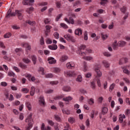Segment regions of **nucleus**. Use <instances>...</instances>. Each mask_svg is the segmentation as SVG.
Segmentation results:
<instances>
[{"instance_id":"nucleus-29","label":"nucleus","mask_w":130,"mask_h":130,"mask_svg":"<svg viewBox=\"0 0 130 130\" xmlns=\"http://www.w3.org/2000/svg\"><path fill=\"white\" fill-rule=\"evenodd\" d=\"M32 61L34 62V64H36V61L37 60V58L35 55H32L31 57Z\"/></svg>"},{"instance_id":"nucleus-59","label":"nucleus","mask_w":130,"mask_h":130,"mask_svg":"<svg viewBox=\"0 0 130 130\" xmlns=\"http://www.w3.org/2000/svg\"><path fill=\"white\" fill-rule=\"evenodd\" d=\"M62 16V14L58 15L56 18V21H58V20H59V19H60L61 17Z\"/></svg>"},{"instance_id":"nucleus-53","label":"nucleus","mask_w":130,"mask_h":130,"mask_svg":"<svg viewBox=\"0 0 130 130\" xmlns=\"http://www.w3.org/2000/svg\"><path fill=\"white\" fill-rule=\"evenodd\" d=\"M40 42L41 45H44V38H43V37H41Z\"/></svg>"},{"instance_id":"nucleus-57","label":"nucleus","mask_w":130,"mask_h":130,"mask_svg":"<svg viewBox=\"0 0 130 130\" xmlns=\"http://www.w3.org/2000/svg\"><path fill=\"white\" fill-rule=\"evenodd\" d=\"M48 123H49L50 125H51L52 126H53V125H54V122H53L52 120H48Z\"/></svg>"},{"instance_id":"nucleus-30","label":"nucleus","mask_w":130,"mask_h":130,"mask_svg":"<svg viewBox=\"0 0 130 130\" xmlns=\"http://www.w3.org/2000/svg\"><path fill=\"white\" fill-rule=\"evenodd\" d=\"M62 90L65 92H69V91H71V87L69 86H64L62 88Z\"/></svg>"},{"instance_id":"nucleus-64","label":"nucleus","mask_w":130,"mask_h":130,"mask_svg":"<svg viewBox=\"0 0 130 130\" xmlns=\"http://www.w3.org/2000/svg\"><path fill=\"white\" fill-rule=\"evenodd\" d=\"M92 74L91 73H88L86 74H85L86 78H90Z\"/></svg>"},{"instance_id":"nucleus-48","label":"nucleus","mask_w":130,"mask_h":130,"mask_svg":"<svg viewBox=\"0 0 130 130\" xmlns=\"http://www.w3.org/2000/svg\"><path fill=\"white\" fill-rule=\"evenodd\" d=\"M84 40H88V34L87 33V31L84 32Z\"/></svg>"},{"instance_id":"nucleus-27","label":"nucleus","mask_w":130,"mask_h":130,"mask_svg":"<svg viewBox=\"0 0 130 130\" xmlns=\"http://www.w3.org/2000/svg\"><path fill=\"white\" fill-rule=\"evenodd\" d=\"M26 23L31 26H35L36 22L35 21L28 20Z\"/></svg>"},{"instance_id":"nucleus-51","label":"nucleus","mask_w":130,"mask_h":130,"mask_svg":"<svg viewBox=\"0 0 130 130\" xmlns=\"http://www.w3.org/2000/svg\"><path fill=\"white\" fill-rule=\"evenodd\" d=\"M50 85H52V86H53V85H57L58 84V81H51L50 82Z\"/></svg>"},{"instance_id":"nucleus-1","label":"nucleus","mask_w":130,"mask_h":130,"mask_svg":"<svg viewBox=\"0 0 130 130\" xmlns=\"http://www.w3.org/2000/svg\"><path fill=\"white\" fill-rule=\"evenodd\" d=\"M25 122H28V126L26 127V130H29L33 126V119H32V114H30L25 119Z\"/></svg>"},{"instance_id":"nucleus-46","label":"nucleus","mask_w":130,"mask_h":130,"mask_svg":"<svg viewBox=\"0 0 130 130\" xmlns=\"http://www.w3.org/2000/svg\"><path fill=\"white\" fill-rule=\"evenodd\" d=\"M45 78H53V74L51 73L47 74L45 76Z\"/></svg>"},{"instance_id":"nucleus-14","label":"nucleus","mask_w":130,"mask_h":130,"mask_svg":"<svg viewBox=\"0 0 130 130\" xmlns=\"http://www.w3.org/2000/svg\"><path fill=\"white\" fill-rule=\"evenodd\" d=\"M125 118V115L124 114L119 115V121L120 123H122L123 119Z\"/></svg>"},{"instance_id":"nucleus-36","label":"nucleus","mask_w":130,"mask_h":130,"mask_svg":"<svg viewBox=\"0 0 130 130\" xmlns=\"http://www.w3.org/2000/svg\"><path fill=\"white\" fill-rule=\"evenodd\" d=\"M75 120H76L75 119V118L73 117H70L68 119L69 122H70V123H75Z\"/></svg>"},{"instance_id":"nucleus-3","label":"nucleus","mask_w":130,"mask_h":130,"mask_svg":"<svg viewBox=\"0 0 130 130\" xmlns=\"http://www.w3.org/2000/svg\"><path fill=\"white\" fill-rule=\"evenodd\" d=\"M64 75L66 77H74L76 76V73L73 71H66L64 72Z\"/></svg>"},{"instance_id":"nucleus-50","label":"nucleus","mask_w":130,"mask_h":130,"mask_svg":"<svg viewBox=\"0 0 130 130\" xmlns=\"http://www.w3.org/2000/svg\"><path fill=\"white\" fill-rule=\"evenodd\" d=\"M8 75L9 76V77H15V73L12 71L8 72Z\"/></svg>"},{"instance_id":"nucleus-52","label":"nucleus","mask_w":130,"mask_h":130,"mask_svg":"<svg viewBox=\"0 0 130 130\" xmlns=\"http://www.w3.org/2000/svg\"><path fill=\"white\" fill-rule=\"evenodd\" d=\"M101 5L104 6V5H106V3L108 2V0H101Z\"/></svg>"},{"instance_id":"nucleus-55","label":"nucleus","mask_w":130,"mask_h":130,"mask_svg":"<svg viewBox=\"0 0 130 130\" xmlns=\"http://www.w3.org/2000/svg\"><path fill=\"white\" fill-rule=\"evenodd\" d=\"M54 73H59V72H60V69L59 68H54Z\"/></svg>"},{"instance_id":"nucleus-16","label":"nucleus","mask_w":130,"mask_h":130,"mask_svg":"<svg viewBox=\"0 0 130 130\" xmlns=\"http://www.w3.org/2000/svg\"><path fill=\"white\" fill-rule=\"evenodd\" d=\"M35 94V87L32 86L30 89V96H34Z\"/></svg>"},{"instance_id":"nucleus-44","label":"nucleus","mask_w":130,"mask_h":130,"mask_svg":"<svg viewBox=\"0 0 130 130\" xmlns=\"http://www.w3.org/2000/svg\"><path fill=\"white\" fill-rule=\"evenodd\" d=\"M91 88L93 89V90L95 89V88H96V85L95 84V82L94 81H92L91 83Z\"/></svg>"},{"instance_id":"nucleus-2","label":"nucleus","mask_w":130,"mask_h":130,"mask_svg":"<svg viewBox=\"0 0 130 130\" xmlns=\"http://www.w3.org/2000/svg\"><path fill=\"white\" fill-rule=\"evenodd\" d=\"M64 38L68 40V41H71L72 42H76V39L73 36H71L70 34H67L63 36Z\"/></svg>"},{"instance_id":"nucleus-8","label":"nucleus","mask_w":130,"mask_h":130,"mask_svg":"<svg viewBox=\"0 0 130 130\" xmlns=\"http://www.w3.org/2000/svg\"><path fill=\"white\" fill-rule=\"evenodd\" d=\"M75 33L76 35L80 36V35H82V34H83V30L78 28L75 30Z\"/></svg>"},{"instance_id":"nucleus-47","label":"nucleus","mask_w":130,"mask_h":130,"mask_svg":"<svg viewBox=\"0 0 130 130\" xmlns=\"http://www.w3.org/2000/svg\"><path fill=\"white\" fill-rule=\"evenodd\" d=\"M114 87H115V84L113 83L110 86V89L109 91L110 92H112V90H113V89H114Z\"/></svg>"},{"instance_id":"nucleus-6","label":"nucleus","mask_w":130,"mask_h":130,"mask_svg":"<svg viewBox=\"0 0 130 130\" xmlns=\"http://www.w3.org/2000/svg\"><path fill=\"white\" fill-rule=\"evenodd\" d=\"M33 3H34V0H25L23 2V5L27 6H32Z\"/></svg>"},{"instance_id":"nucleus-34","label":"nucleus","mask_w":130,"mask_h":130,"mask_svg":"<svg viewBox=\"0 0 130 130\" xmlns=\"http://www.w3.org/2000/svg\"><path fill=\"white\" fill-rule=\"evenodd\" d=\"M22 61L23 62H25V63H29V62H31V60H30L28 58H23L22 59Z\"/></svg>"},{"instance_id":"nucleus-62","label":"nucleus","mask_w":130,"mask_h":130,"mask_svg":"<svg viewBox=\"0 0 130 130\" xmlns=\"http://www.w3.org/2000/svg\"><path fill=\"white\" fill-rule=\"evenodd\" d=\"M46 127H45V124L44 123H43L42 124L41 127V130H45Z\"/></svg>"},{"instance_id":"nucleus-54","label":"nucleus","mask_w":130,"mask_h":130,"mask_svg":"<svg viewBox=\"0 0 130 130\" xmlns=\"http://www.w3.org/2000/svg\"><path fill=\"white\" fill-rule=\"evenodd\" d=\"M104 55H105V56H107V57H109V56H111V54L108 52H104Z\"/></svg>"},{"instance_id":"nucleus-9","label":"nucleus","mask_w":130,"mask_h":130,"mask_svg":"<svg viewBox=\"0 0 130 130\" xmlns=\"http://www.w3.org/2000/svg\"><path fill=\"white\" fill-rule=\"evenodd\" d=\"M48 61H49V63L50 64H52L53 63H55L56 62V60L54 59V58L52 57H50L48 58Z\"/></svg>"},{"instance_id":"nucleus-12","label":"nucleus","mask_w":130,"mask_h":130,"mask_svg":"<svg viewBox=\"0 0 130 130\" xmlns=\"http://www.w3.org/2000/svg\"><path fill=\"white\" fill-rule=\"evenodd\" d=\"M68 58H69L68 56L63 55L60 57V61H61V62H63L66 61V60H67Z\"/></svg>"},{"instance_id":"nucleus-35","label":"nucleus","mask_w":130,"mask_h":130,"mask_svg":"<svg viewBox=\"0 0 130 130\" xmlns=\"http://www.w3.org/2000/svg\"><path fill=\"white\" fill-rule=\"evenodd\" d=\"M127 9V8H126V7L123 6L122 8H120V11L122 13H123V14H125Z\"/></svg>"},{"instance_id":"nucleus-38","label":"nucleus","mask_w":130,"mask_h":130,"mask_svg":"<svg viewBox=\"0 0 130 130\" xmlns=\"http://www.w3.org/2000/svg\"><path fill=\"white\" fill-rule=\"evenodd\" d=\"M62 111L64 114H71V111L69 110H64V109H62Z\"/></svg>"},{"instance_id":"nucleus-33","label":"nucleus","mask_w":130,"mask_h":130,"mask_svg":"<svg viewBox=\"0 0 130 130\" xmlns=\"http://www.w3.org/2000/svg\"><path fill=\"white\" fill-rule=\"evenodd\" d=\"M34 10V8L30 7L26 9V12L28 14H31V13H32V12H33Z\"/></svg>"},{"instance_id":"nucleus-31","label":"nucleus","mask_w":130,"mask_h":130,"mask_svg":"<svg viewBox=\"0 0 130 130\" xmlns=\"http://www.w3.org/2000/svg\"><path fill=\"white\" fill-rule=\"evenodd\" d=\"M61 98H63V95L61 94L59 95H57L54 98V100H59L61 99Z\"/></svg>"},{"instance_id":"nucleus-45","label":"nucleus","mask_w":130,"mask_h":130,"mask_svg":"<svg viewBox=\"0 0 130 130\" xmlns=\"http://www.w3.org/2000/svg\"><path fill=\"white\" fill-rule=\"evenodd\" d=\"M54 117L55 119L57 120V121H60V120H61V119H60V117H59V116L57 115H55L54 116Z\"/></svg>"},{"instance_id":"nucleus-15","label":"nucleus","mask_w":130,"mask_h":130,"mask_svg":"<svg viewBox=\"0 0 130 130\" xmlns=\"http://www.w3.org/2000/svg\"><path fill=\"white\" fill-rule=\"evenodd\" d=\"M18 66L23 70H26V69H27V66L22 62H19Z\"/></svg>"},{"instance_id":"nucleus-17","label":"nucleus","mask_w":130,"mask_h":130,"mask_svg":"<svg viewBox=\"0 0 130 130\" xmlns=\"http://www.w3.org/2000/svg\"><path fill=\"white\" fill-rule=\"evenodd\" d=\"M55 5H56V8H57V9H60V8H61V6L62 4L61 1H57L55 2Z\"/></svg>"},{"instance_id":"nucleus-61","label":"nucleus","mask_w":130,"mask_h":130,"mask_svg":"<svg viewBox=\"0 0 130 130\" xmlns=\"http://www.w3.org/2000/svg\"><path fill=\"white\" fill-rule=\"evenodd\" d=\"M123 73H124L125 74H126L127 75H129V71H128V70H127V69L124 68L123 70Z\"/></svg>"},{"instance_id":"nucleus-28","label":"nucleus","mask_w":130,"mask_h":130,"mask_svg":"<svg viewBox=\"0 0 130 130\" xmlns=\"http://www.w3.org/2000/svg\"><path fill=\"white\" fill-rule=\"evenodd\" d=\"M87 103L89 105H93L94 104V99L93 98H90L87 100Z\"/></svg>"},{"instance_id":"nucleus-39","label":"nucleus","mask_w":130,"mask_h":130,"mask_svg":"<svg viewBox=\"0 0 130 130\" xmlns=\"http://www.w3.org/2000/svg\"><path fill=\"white\" fill-rule=\"evenodd\" d=\"M69 24H72V25H74L75 24V20L73 19L72 17H69Z\"/></svg>"},{"instance_id":"nucleus-7","label":"nucleus","mask_w":130,"mask_h":130,"mask_svg":"<svg viewBox=\"0 0 130 130\" xmlns=\"http://www.w3.org/2000/svg\"><path fill=\"white\" fill-rule=\"evenodd\" d=\"M66 67L67 69H73V68H75V63L74 62H70L67 63Z\"/></svg>"},{"instance_id":"nucleus-20","label":"nucleus","mask_w":130,"mask_h":130,"mask_svg":"<svg viewBox=\"0 0 130 130\" xmlns=\"http://www.w3.org/2000/svg\"><path fill=\"white\" fill-rule=\"evenodd\" d=\"M102 63L104 64V67H105V68H109V67L110 66V64H109L108 61H107L105 60L103 61Z\"/></svg>"},{"instance_id":"nucleus-58","label":"nucleus","mask_w":130,"mask_h":130,"mask_svg":"<svg viewBox=\"0 0 130 130\" xmlns=\"http://www.w3.org/2000/svg\"><path fill=\"white\" fill-rule=\"evenodd\" d=\"M13 70L15 71L17 73H20V70L17 67H13Z\"/></svg>"},{"instance_id":"nucleus-18","label":"nucleus","mask_w":130,"mask_h":130,"mask_svg":"<svg viewBox=\"0 0 130 130\" xmlns=\"http://www.w3.org/2000/svg\"><path fill=\"white\" fill-rule=\"evenodd\" d=\"M25 105L27 108V109H28V110H31L32 109V106L31 105V103L29 102H26L25 103Z\"/></svg>"},{"instance_id":"nucleus-26","label":"nucleus","mask_w":130,"mask_h":130,"mask_svg":"<svg viewBox=\"0 0 130 130\" xmlns=\"http://www.w3.org/2000/svg\"><path fill=\"white\" fill-rule=\"evenodd\" d=\"M83 59H85V60L90 61L93 59V57L92 56H84L82 57Z\"/></svg>"},{"instance_id":"nucleus-25","label":"nucleus","mask_w":130,"mask_h":130,"mask_svg":"<svg viewBox=\"0 0 130 130\" xmlns=\"http://www.w3.org/2000/svg\"><path fill=\"white\" fill-rule=\"evenodd\" d=\"M95 72L96 73L98 77H101L102 76V73L100 72V70H99V69L95 68Z\"/></svg>"},{"instance_id":"nucleus-23","label":"nucleus","mask_w":130,"mask_h":130,"mask_svg":"<svg viewBox=\"0 0 130 130\" xmlns=\"http://www.w3.org/2000/svg\"><path fill=\"white\" fill-rule=\"evenodd\" d=\"M48 48L49 49H51V50H56V49H57V46L56 45H54L53 46L49 45Z\"/></svg>"},{"instance_id":"nucleus-11","label":"nucleus","mask_w":130,"mask_h":130,"mask_svg":"<svg viewBox=\"0 0 130 130\" xmlns=\"http://www.w3.org/2000/svg\"><path fill=\"white\" fill-rule=\"evenodd\" d=\"M126 62H127V58H123L120 60L119 64H122L123 63H126Z\"/></svg>"},{"instance_id":"nucleus-5","label":"nucleus","mask_w":130,"mask_h":130,"mask_svg":"<svg viewBox=\"0 0 130 130\" xmlns=\"http://www.w3.org/2000/svg\"><path fill=\"white\" fill-rule=\"evenodd\" d=\"M16 16V13H12V10L9 9L7 14L6 15V18H10V17H14Z\"/></svg>"},{"instance_id":"nucleus-21","label":"nucleus","mask_w":130,"mask_h":130,"mask_svg":"<svg viewBox=\"0 0 130 130\" xmlns=\"http://www.w3.org/2000/svg\"><path fill=\"white\" fill-rule=\"evenodd\" d=\"M23 47H26L27 50H31V46L28 43H25L23 45Z\"/></svg>"},{"instance_id":"nucleus-40","label":"nucleus","mask_w":130,"mask_h":130,"mask_svg":"<svg viewBox=\"0 0 130 130\" xmlns=\"http://www.w3.org/2000/svg\"><path fill=\"white\" fill-rule=\"evenodd\" d=\"M46 30H47V32H50V29H51V28H52V26L48 25H46Z\"/></svg>"},{"instance_id":"nucleus-63","label":"nucleus","mask_w":130,"mask_h":130,"mask_svg":"<svg viewBox=\"0 0 130 130\" xmlns=\"http://www.w3.org/2000/svg\"><path fill=\"white\" fill-rule=\"evenodd\" d=\"M44 22L45 24H48L50 22V19L48 18H46V19L44 20Z\"/></svg>"},{"instance_id":"nucleus-10","label":"nucleus","mask_w":130,"mask_h":130,"mask_svg":"<svg viewBox=\"0 0 130 130\" xmlns=\"http://www.w3.org/2000/svg\"><path fill=\"white\" fill-rule=\"evenodd\" d=\"M15 14H16V15H18V17L19 20H22L23 19V15H22L21 11L19 10H16L15 12Z\"/></svg>"},{"instance_id":"nucleus-24","label":"nucleus","mask_w":130,"mask_h":130,"mask_svg":"<svg viewBox=\"0 0 130 130\" xmlns=\"http://www.w3.org/2000/svg\"><path fill=\"white\" fill-rule=\"evenodd\" d=\"M63 100L65 101L66 102H70V101H72L73 100V98L71 96H68L67 98H64L63 99Z\"/></svg>"},{"instance_id":"nucleus-41","label":"nucleus","mask_w":130,"mask_h":130,"mask_svg":"<svg viewBox=\"0 0 130 130\" xmlns=\"http://www.w3.org/2000/svg\"><path fill=\"white\" fill-rule=\"evenodd\" d=\"M104 99L103 97H102V96H100V97H99L98 99V103H100V104L102 103V102H103Z\"/></svg>"},{"instance_id":"nucleus-32","label":"nucleus","mask_w":130,"mask_h":130,"mask_svg":"<svg viewBox=\"0 0 130 130\" xmlns=\"http://www.w3.org/2000/svg\"><path fill=\"white\" fill-rule=\"evenodd\" d=\"M101 35L102 36V39H103V40H106V39L108 38V35H104V34L101 33Z\"/></svg>"},{"instance_id":"nucleus-13","label":"nucleus","mask_w":130,"mask_h":130,"mask_svg":"<svg viewBox=\"0 0 130 130\" xmlns=\"http://www.w3.org/2000/svg\"><path fill=\"white\" fill-rule=\"evenodd\" d=\"M118 46V44H117V41H115L112 44V47L114 50H116Z\"/></svg>"},{"instance_id":"nucleus-56","label":"nucleus","mask_w":130,"mask_h":130,"mask_svg":"<svg viewBox=\"0 0 130 130\" xmlns=\"http://www.w3.org/2000/svg\"><path fill=\"white\" fill-rule=\"evenodd\" d=\"M77 82H82V76L81 75H79L76 79Z\"/></svg>"},{"instance_id":"nucleus-49","label":"nucleus","mask_w":130,"mask_h":130,"mask_svg":"<svg viewBox=\"0 0 130 130\" xmlns=\"http://www.w3.org/2000/svg\"><path fill=\"white\" fill-rule=\"evenodd\" d=\"M88 70V67L87 66V63L86 62H84V72H87Z\"/></svg>"},{"instance_id":"nucleus-60","label":"nucleus","mask_w":130,"mask_h":130,"mask_svg":"<svg viewBox=\"0 0 130 130\" xmlns=\"http://www.w3.org/2000/svg\"><path fill=\"white\" fill-rule=\"evenodd\" d=\"M54 36L56 38V39H58L59 34H58V32H55L54 33Z\"/></svg>"},{"instance_id":"nucleus-19","label":"nucleus","mask_w":130,"mask_h":130,"mask_svg":"<svg viewBox=\"0 0 130 130\" xmlns=\"http://www.w3.org/2000/svg\"><path fill=\"white\" fill-rule=\"evenodd\" d=\"M126 44V42L123 41H120L118 42V46L120 47H123L124 45Z\"/></svg>"},{"instance_id":"nucleus-4","label":"nucleus","mask_w":130,"mask_h":130,"mask_svg":"<svg viewBox=\"0 0 130 130\" xmlns=\"http://www.w3.org/2000/svg\"><path fill=\"white\" fill-rule=\"evenodd\" d=\"M39 102L41 106H45V101L44 100V97H43V96H40L39 100Z\"/></svg>"},{"instance_id":"nucleus-22","label":"nucleus","mask_w":130,"mask_h":130,"mask_svg":"<svg viewBox=\"0 0 130 130\" xmlns=\"http://www.w3.org/2000/svg\"><path fill=\"white\" fill-rule=\"evenodd\" d=\"M108 112V109L106 107H104L102 109V114L105 115Z\"/></svg>"},{"instance_id":"nucleus-43","label":"nucleus","mask_w":130,"mask_h":130,"mask_svg":"<svg viewBox=\"0 0 130 130\" xmlns=\"http://www.w3.org/2000/svg\"><path fill=\"white\" fill-rule=\"evenodd\" d=\"M60 25L62 28H64V29H68V28H69V26H68V25L64 23H60Z\"/></svg>"},{"instance_id":"nucleus-42","label":"nucleus","mask_w":130,"mask_h":130,"mask_svg":"<svg viewBox=\"0 0 130 130\" xmlns=\"http://www.w3.org/2000/svg\"><path fill=\"white\" fill-rule=\"evenodd\" d=\"M11 36H12V34H11L10 32H8V33L4 35V38H10V37H11Z\"/></svg>"},{"instance_id":"nucleus-37","label":"nucleus","mask_w":130,"mask_h":130,"mask_svg":"<svg viewBox=\"0 0 130 130\" xmlns=\"http://www.w3.org/2000/svg\"><path fill=\"white\" fill-rule=\"evenodd\" d=\"M29 91H30V90L27 88H24L21 89V92H23V93H24L26 94L27 93H29Z\"/></svg>"}]
</instances>
